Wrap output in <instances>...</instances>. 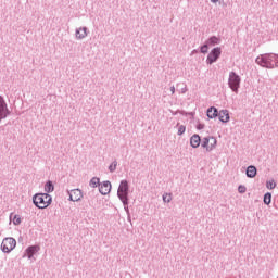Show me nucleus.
<instances>
[{"instance_id": "obj_1", "label": "nucleus", "mask_w": 278, "mask_h": 278, "mask_svg": "<svg viewBox=\"0 0 278 278\" xmlns=\"http://www.w3.org/2000/svg\"><path fill=\"white\" fill-rule=\"evenodd\" d=\"M256 63L263 68H277L278 55L277 54H262L256 59Z\"/></svg>"}, {"instance_id": "obj_2", "label": "nucleus", "mask_w": 278, "mask_h": 278, "mask_svg": "<svg viewBox=\"0 0 278 278\" xmlns=\"http://www.w3.org/2000/svg\"><path fill=\"white\" fill-rule=\"evenodd\" d=\"M52 198L49 193H37L33 198V202L39 210H46L52 202Z\"/></svg>"}, {"instance_id": "obj_3", "label": "nucleus", "mask_w": 278, "mask_h": 278, "mask_svg": "<svg viewBox=\"0 0 278 278\" xmlns=\"http://www.w3.org/2000/svg\"><path fill=\"white\" fill-rule=\"evenodd\" d=\"M127 194H129V185L127 180H123L118 187L117 197L121 199L124 205H127Z\"/></svg>"}, {"instance_id": "obj_4", "label": "nucleus", "mask_w": 278, "mask_h": 278, "mask_svg": "<svg viewBox=\"0 0 278 278\" xmlns=\"http://www.w3.org/2000/svg\"><path fill=\"white\" fill-rule=\"evenodd\" d=\"M14 249H16V239L12 237L3 239L1 243V250L3 251V253H10L14 251Z\"/></svg>"}, {"instance_id": "obj_5", "label": "nucleus", "mask_w": 278, "mask_h": 278, "mask_svg": "<svg viewBox=\"0 0 278 278\" xmlns=\"http://www.w3.org/2000/svg\"><path fill=\"white\" fill-rule=\"evenodd\" d=\"M228 86L232 92H238V88H240V76L235 72H230Z\"/></svg>"}, {"instance_id": "obj_6", "label": "nucleus", "mask_w": 278, "mask_h": 278, "mask_svg": "<svg viewBox=\"0 0 278 278\" xmlns=\"http://www.w3.org/2000/svg\"><path fill=\"white\" fill-rule=\"evenodd\" d=\"M216 144H218V141L214 137H205L202 139L201 147L202 149H205V151H214L216 149Z\"/></svg>"}, {"instance_id": "obj_7", "label": "nucleus", "mask_w": 278, "mask_h": 278, "mask_svg": "<svg viewBox=\"0 0 278 278\" xmlns=\"http://www.w3.org/2000/svg\"><path fill=\"white\" fill-rule=\"evenodd\" d=\"M218 58H220V48H214L208 56H207V64H214V62H216V60H218Z\"/></svg>"}, {"instance_id": "obj_8", "label": "nucleus", "mask_w": 278, "mask_h": 278, "mask_svg": "<svg viewBox=\"0 0 278 278\" xmlns=\"http://www.w3.org/2000/svg\"><path fill=\"white\" fill-rule=\"evenodd\" d=\"M70 199L74 202L81 201V199H84V193H81V190L79 189H73L70 191Z\"/></svg>"}, {"instance_id": "obj_9", "label": "nucleus", "mask_w": 278, "mask_h": 278, "mask_svg": "<svg viewBox=\"0 0 278 278\" xmlns=\"http://www.w3.org/2000/svg\"><path fill=\"white\" fill-rule=\"evenodd\" d=\"M8 114V104H5V100H3V98L0 97V121L7 118Z\"/></svg>"}, {"instance_id": "obj_10", "label": "nucleus", "mask_w": 278, "mask_h": 278, "mask_svg": "<svg viewBox=\"0 0 278 278\" xmlns=\"http://www.w3.org/2000/svg\"><path fill=\"white\" fill-rule=\"evenodd\" d=\"M112 190V184H110V181H104L100 185V189L99 191L102 193V194H110V191Z\"/></svg>"}, {"instance_id": "obj_11", "label": "nucleus", "mask_w": 278, "mask_h": 278, "mask_svg": "<svg viewBox=\"0 0 278 278\" xmlns=\"http://www.w3.org/2000/svg\"><path fill=\"white\" fill-rule=\"evenodd\" d=\"M190 146L193 148V149H199V147H201V137L199 135H193L191 138H190Z\"/></svg>"}, {"instance_id": "obj_12", "label": "nucleus", "mask_w": 278, "mask_h": 278, "mask_svg": "<svg viewBox=\"0 0 278 278\" xmlns=\"http://www.w3.org/2000/svg\"><path fill=\"white\" fill-rule=\"evenodd\" d=\"M219 121H222V123H229V111L227 110H222L219 111Z\"/></svg>"}, {"instance_id": "obj_13", "label": "nucleus", "mask_w": 278, "mask_h": 278, "mask_svg": "<svg viewBox=\"0 0 278 278\" xmlns=\"http://www.w3.org/2000/svg\"><path fill=\"white\" fill-rule=\"evenodd\" d=\"M38 251H40V248L37 245H31L26 250V255L27 257H34L35 253H38Z\"/></svg>"}, {"instance_id": "obj_14", "label": "nucleus", "mask_w": 278, "mask_h": 278, "mask_svg": "<svg viewBox=\"0 0 278 278\" xmlns=\"http://www.w3.org/2000/svg\"><path fill=\"white\" fill-rule=\"evenodd\" d=\"M257 175V168L253 165H250L247 168V177H249L250 179H253V177H255Z\"/></svg>"}, {"instance_id": "obj_15", "label": "nucleus", "mask_w": 278, "mask_h": 278, "mask_svg": "<svg viewBox=\"0 0 278 278\" xmlns=\"http://www.w3.org/2000/svg\"><path fill=\"white\" fill-rule=\"evenodd\" d=\"M206 114H207L208 118H216V116H218V110L216 108H214V106H211L207 110Z\"/></svg>"}, {"instance_id": "obj_16", "label": "nucleus", "mask_w": 278, "mask_h": 278, "mask_svg": "<svg viewBox=\"0 0 278 278\" xmlns=\"http://www.w3.org/2000/svg\"><path fill=\"white\" fill-rule=\"evenodd\" d=\"M86 31H87V28H86V27L79 28V29L76 31V37H78L79 39L86 38V36H88V34H87Z\"/></svg>"}, {"instance_id": "obj_17", "label": "nucleus", "mask_w": 278, "mask_h": 278, "mask_svg": "<svg viewBox=\"0 0 278 278\" xmlns=\"http://www.w3.org/2000/svg\"><path fill=\"white\" fill-rule=\"evenodd\" d=\"M53 190H55V188L53 187V182L52 181H48L45 186V192H53Z\"/></svg>"}, {"instance_id": "obj_18", "label": "nucleus", "mask_w": 278, "mask_h": 278, "mask_svg": "<svg viewBox=\"0 0 278 278\" xmlns=\"http://www.w3.org/2000/svg\"><path fill=\"white\" fill-rule=\"evenodd\" d=\"M277 184L275 182V180H268L266 182V188H268V190H275Z\"/></svg>"}, {"instance_id": "obj_19", "label": "nucleus", "mask_w": 278, "mask_h": 278, "mask_svg": "<svg viewBox=\"0 0 278 278\" xmlns=\"http://www.w3.org/2000/svg\"><path fill=\"white\" fill-rule=\"evenodd\" d=\"M273 200V194H270V193H266L265 195H264V203H265V205H270V201Z\"/></svg>"}, {"instance_id": "obj_20", "label": "nucleus", "mask_w": 278, "mask_h": 278, "mask_svg": "<svg viewBox=\"0 0 278 278\" xmlns=\"http://www.w3.org/2000/svg\"><path fill=\"white\" fill-rule=\"evenodd\" d=\"M219 42H220V39H218L217 37H211L207 40V45H219Z\"/></svg>"}, {"instance_id": "obj_21", "label": "nucleus", "mask_w": 278, "mask_h": 278, "mask_svg": "<svg viewBox=\"0 0 278 278\" xmlns=\"http://www.w3.org/2000/svg\"><path fill=\"white\" fill-rule=\"evenodd\" d=\"M172 200H173V195H170V194H168V193H165V194L163 195V201H164L165 203H170Z\"/></svg>"}, {"instance_id": "obj_22", "label": "nucleus", "mask_w": 278, "mask_h": 278, "mask_svg": "<svg viewBox=\"0 0 278 278\" xmlns=\"http://www.w3.org/2000/svg\"><path fill=\"white\" fill-rule=\"evenodd\" d=\"M90 186L91 188H97V186H99V178H92L90 180Z\"/></svg>"}, {"instance_id": "obj_23", "label": "nucleus", "mask_w": 278, "mask_h": 278, "mask_svg": "<svg viewBox=\"0 0 278 278\" xmlns=\"http://www.w3.org/2000/svg\"><path fill=\"white\" fill-rule=\"evenodd\" d=\"M182 134H186V126L180 125L178 127V136H182Z\"/></svg>"}, {"instance_id": "obj_24", "label": "nucleus", "mask_w": 278, "mask_h": 278, "mask_svg": "<svg viewBox=\"0 0 278 278\" xmlns=\"http://www.w3.org/2000/svg\"><path fill=\"white\" fill-rule=\"evenodd\" d=\"M13 224H15V225H21V216L14 215V217H13Z\"/></svg>"}, {"instance_id": "obj_25", "label": "nucleus", "mask_w": 278, "mask_h": 278, "mask_svg": "<svg viewBox=\"0 0 278 278\" xmlns=\"http://www.w3.org/2000/svg\"><path fill=\"white\" fill-rule=\"evenodd\" d=\"M238 190H239L240 194H244V192H247V187L241 185V186H239Z\"/></svg>"}, {"instance_id": "obj_26", "label": "nucleus", "mask_w": 278, "mask_h": 278, "mask_svg": "<svg viewBox=\"0 0 278 278\" xmlns=\"http://www.w3.org/2000/svg\"><path fill=\"white\" fill-rule=\"evenodd\" d=\"M109 170H110L111 173H114V170H116V163L111 164V165L109 166Z\"/></svg>"}, {"instance_id": "obj_27", "label": "nucleus", "mask_w": 278, "mask_h": 278, "mask_svg": "<svg viewBox=\"0 0 278 278\" xmlns=\"http://www.w3.org/2000/svg\"><path fill=\"white\" fill-rule=\"evenodd\" d=\"M201 53H207V45L201 47Z\"/></svg>"}, {"instance_id": "obj_28", "label": "nucleus", "mask_w": 278, "mask_h": 278, "mask_svg": "<svg viewBox=\"0 0 278 278\" xmlns=\"http://www.w3.org/2000/svg\"><path fill=\"white\" fill-rule=\"evenodd\" d=\"M172 94H175V87H170Z\"/></svg>"}, {"instance_id": "obj_29", "label": "nucleus", "mask_w": 278, "mask_h": 278, "mask_svg": "<svg viewBox=\"0 0 278 278\" xmlns=\"http://www.w3.org/2000/svg\"><path fill=\"white\" fill-rule=\"evenodd\" d=\"M212 3H218V0H211Z\"/></svg>"}, {"instance_id": "obj_30", "label": "nucleus", "mask_w": 278, "mask_h": 278, "mask_svg": "<svg viewBox=\"0 0 278 278\" xmlns=\"http://www.w3.org/2000/svg\"><path fill=\"white\" fill-rule=\"evenodd\" d=\"M198 129H203V126L200 125V126L198 127Z\"/></svg>"}]
</instances>
